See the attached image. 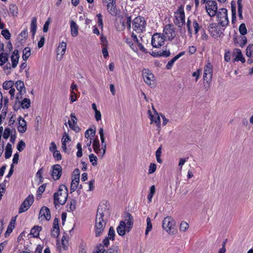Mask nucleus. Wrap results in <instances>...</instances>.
<instances>
[{
	"mask_svg": "<svg viewBox=\"0 0 253 253\" xmlns=\"http://www.w3.org/2000/svg\"><path fill=\"white\" fill-rule=\"evenodd\" d=\"M89 159L93 166L97 165V157L95 155L93 154H90L89 155Z\"/></svg>",
	"mask_w": 253,
	"mask_h": 253,
	"instance_id": "obj_41",
	"label": "nucleus"
},
{
	"mask_svg": "<svg viewBox=\"0 0 253 253\" xmlns=\"http://www.w3.org/2000/svg\"><path fill=\"white\" fill-rule=\"evenodd\" d=\"M146 221H147V227H146L145 233V235H147L148 233L152 229V224L151 223V220L149 217H148L147 218Z\"/></svg>",
	"mask_w": 253,
	"mask_h": 253,
	"instance_id": "obj_34",
	"label": "nucleus"
},
{
	"mask_svg": "<svg viewBox=\"0 0 253 253\" xmlns=\"http://www.w3.org/2000/svg\"><path fill=\"white\" fill-rule=\"evenodd\" d=\"M51 215L49 209L46 207L42 208L39 213V219H41L42 220L45 219L49 221Z\"/></svg>",
	"mask_w": 253,
	"mask_h": 253,
	"instance_id": "obj_15",
	"label": "nucleus"
},
{
	"mask_svg": "<svg viewBox=\"0 0 253 253\" xmlns=\"http://www.w3.org/2000/svg\"><path fill=\"white\" fill-rule=\"evenodd\" d=\"M62 246L64 250H67L68 248V240L65 236L62 237L61 240Z\"/></svg>",
	"mask_w": 253,
	"mask_h": 253,
	"instance_id": "obj_42",
	"label": "nucleus"
},
{
	"mask_svg": "<svg viewBox=\"0 0 253 253\" xmlns=\"http://www.w3.org/2000/svg\"><path fill=\"white\" fill-rule=\"evenodd\" d=\"M16 222V217H13L11 219L7 228L13 230L15 228V224Z\"/></svg>",
	"mask_w": 253,
	"mask_h": 253,
	"instance_id": "obj_57",
	"label": "nucleus"
},
{
	"mask_svg": "<svg viewBox=\"0 0 253 253\" xmlns=\"http://www.w3.org/2000/svg\"><path fill=\"white\" fill-rule=\"evenodd\" d=\"M106 146H107L106 143L101 144V149L102 151V153H100V159H102L104 157L105 154L106 153Z\"/></svg>",
	"mask_w": 253,
	"mask_h": 253,
	"instance_id": "obj_59",
	"label": "nucleus"
},
{
	"mask_svg": "<svg viewBox=\"0 0 253 253\" xmlns=\"http://www.w3.org/2000/svg\"><path fill=\"white\" fill-rule=\"evenodd\" d=\"M45 186L46 184H43L39 187L37 190L38 195H41L45 191Z\"/></svg>",
	"mask_w": 253,
	"mask_h": 253,
	"instance_id": "obj_63",
	"label": "nucleus"
},
{
	"mask_svg": "<svg viewBox=\"0 0 253 253\" xmlns=\"http://www.w3.org/2000/svg\"><path fill=\"white\" fill-rule=\"evenodd\" d=\"M59 219L57 218H55L53 220V227L51 231V235L53 237H57L60 233L59 227Z\"/></svg>",
	"mask_w": 253,
	"mask_h": 253,
	"instance_id": "obj_17",
	"label": "nucleus"
},
{
	"mask_svg": "<svg viewBox=\"0 0 253 253\" xmlns=\"http://www.w3.org/2000/svg\"><path fill=\"white\" fill-rule=\"evenodd\" d=\"M68 196V188L65 185L59 186L57 192L54 193L53 200L55 207L58 205H63L67 201Z\"/></svg>",
	"mask_w": 253,
	"mask_h": 253,
	"instance_id": "obj_2",
	"label": "nucleus"
},
{
	"mask_svg": "<svg viewBox=\"0 0 253 253\" xmlns=\"http://www.w3.org/2000/svg\"><path fill=\"white\" fill-rule=\"evenodd\" d=\"M155 186L154 185L151 186L150 187V192L147 196L149 202H151L152 199L155 193Z\"/></svg>",
	"mask_w": 253,
	"mask_h": 253,
	"instance_id": "obj_37",
	"label": "nucleus"
},
{
	"mask_svg": "<svg viewBox=\"0 0 253 253\" xmlns=\"http://www.w3.org/2000/svg\"><path fill=\"white\" fill-rule=\"evenodd\" d=\"M1 35L4 37V38L6 40L10 39L11 37V34L9 31L7 29H4L1 31Z\"/></svg>",
	"mask_w": 253,
	"mask_h": 253,
	"instance_id": "obj_47",
	"label": "nucleus"
},
{
	"mask_svg": "<svg viewBox=\"0 0 253 253\" xmlns=\"http://www.w3.org/2000/svg\"><path fill=\"white\" fill-rule=\"evenodd\" d=\"M212 77V66L210 62H208L204 68L203 79L206 81L207 84H210Z\"/></svg>",
	"mask_w": 253,
	"mask_h": 253,
	"instance_id": "obj_10",
	"label": "nucleus"
},
{
	"mask_svg": "<svg viewBox=\"0 0 253 253\" xmlns=\"http://www.w3.org/2000/svg\"><path fill=\"white\" fill-rule=\"evenodd\" d=\"M192 25L194 29L195 34H197L200 29L199 24L196 20H194L192 22Z\"/></svg>",
	"mask_w": 253,
	"mask_h": 253,
	"instance_id": "obj_53",
	"label": "nucleus"
},
{
	"mask_svg": "<svg viewBox=\"0 0 253 253\" xmlns=\"http://www.w3.org/2000/svg\"><path fill=\"white\" fill-rule=\"evenodd\" d=\"M107 8L109 13L112 15H115L117 14V10L116 7V1L106 3Z\"/></svg>",
	"mask_w": 253,
	"mask_h": 253,
	"instance_id": "obj_22",
	"label": "nucleus"
},
{
	"mask_svg": "<svg viewBox=\"0 0 253 253\" xmlns=\"http://www.w3.org/2000/svg\"><path fill=\"white\" fill-rule=\"evenodd\" d=\"M76 201L75 199H72L70 201V206H69V209L70 211L68 210V211H73L76 209Z\"/></svg>",
	"mask_w": 253,
	"mask_h": 253,
	"instance_id": "obj_48",
	"label": "nucleus"
},
{
	"mask_svg": "<svg viewBox=\"0 0 253 253\" xmlns=\"http://www.w3.org/2000/svg\"><path fill=\"white\" fill-rule=\"evenodd\" d=\"M9 12L14 16L18 14V8L16 5L11 4L9 5Z\"/></svg>",
	"mask_w": 253,
	"mask_h": 253,
	"instance_id": "obj_33",
	"label": "nucleus"
},
{
	"mask_svg": "<svg viewBox=\"0 0 253 253\" xmlns=\"http://www.w3.org/2000/svg\"><path fill=\"white\" fill-rule=\"evenodd\" d=\"M69 141H71V138L67 132H64L61 140L62 143H66Z\"/></svg>",
	"mask_w": 253,
	"mask_h": 253,
	"instance_id": "obj_52",
	"label": "nucleus"
},
{
	"mask_svg": "<svg viewBox=\"0 0 253 253\" xmlns=\"http://www.w3.org/2000/svg\"><path fill=\"white\" fill-rule=\"evenodd\" d=\"M99 134L100 135L101 144L106 143L105 142V137L104 134V129L102 127H100L99 129Z\"/></svg>",
	"mask_w": 253,
	"mask_h": 253,
	"instance_id": "obj_50",
	"label": "nucleus"
},
{
	"mask_svg": "<svg viewBox=\"0 0 253 253\" xmlns=\"http://www.w3.org/2000/svg\"><path fill=\"white\" fill-rule=\"evenodd\" d=\"M126 225L127 227V233H128L132 228L133 224V216L129 212H126L125 214Z\"/></svg>",
	"mask_w": 253,
	"mask_h": 253,
	"instance_id": "obj_18",
	"label": "nucleus"
},
{
	"mask_svg": "<svg viewBox=\"0 0 253 253\" xmlns=\"http://www.w3.org/2000/svg\"><path fill=\"white\" fill-rule=\"evenodd\" d=\"M66 49V43L62 42L60 45L58 46L57 49V54L59 55L60 54L62 56H63L65 53Z\"/></svg>",
	"mask_w": 253,
	"mask_h": 253,
	"instance_id": "obj_25",
	"label": "nucleus"
},
{
	"mask_svg": "<svg viewBox=\"0 0 253 253\" xmlns=\"http://www.w3.org/2000/svg\"><path fill=\"white\" fill-rule=\"evenodd\" d=\"M19 126L18 130L19 132L23 133L27 130V123L26 121L21 116L18 118Z\"/></svg>",
	"mask_w": 253,
	"mask_h": 253,
	"instance_id": "obj_20",
	"label": "nucleus"
},
{
	"mask_svg": "<svg viewBox=\"0 0 253 253\" xmlns=\"http://www.w3.org/2000/svg\"><path fill=\"white\" fill-rule=\"evenodd\" d=\"M52 169L51 176L52 178L55 180H58L62 174L61 166L59 164H56L52 166Z\"/></svg>",
	"mask_w": 253,
	"mask_h": 253,
	"instance_id": "obj_14",
	"label": "nucleus"
},
{
	"mask_svg": "<svg viewBox=\"0 0 253 253\" xmlns=\"http://www.w3.org/2000/svg\"><path fill=\"white\" fill-rule=\"evenodd\" d=\"M34 201V196L33 195H29L21 204L19 209V213H21L27 211L33 204Z\"/></svg>",
	"mask_w": 253,
	"mask_h": 253,
	"instance_id": "obj_12",
	"label": "nucleus"
},
{
	"mask_svg": "<svg viewBox=\"0 0 253 253\" xmlns=\"http://www.w3.org/2000/svg\"><path fill=\"white\" fill-rule=\"evenodd\" d=\"M19 58V56H17V57H14V56H11V62H12V67L13 68H15L17 66V65L18 63Z\"/></svg>",
	"mask_w": 253,
	"mask_h": 253,
	"instance_id": "obj_46",
	"label": "nucleus"
},
{
	"mask_svg": "<svg viewBox=\"0 0 253 253\" xmlns=\"http://www.w3.org/2000/svg\"><path fill=\"white\" fill-rule=\"evenodd\" d=\"M79 182H76L75 181H72L70 187L71 193L74 192L78 188Z\"/></svg>",
	"mask_w": 253,
	"mask_h": 253,
	"instance_id": "obj_56",
	"label": "nucleus"
},
{
	"mask_svg": "<svg viewBox=\"0 0 253 253\" xmlns=\"http://www.w3.org/2000/svg\"><path fill=\"white\" fill-rule=\"evenodd\" d=\"M117 231L118 234L121 236L125 235L127 232V227L124 221H121L119 225L117 228Z\"/></svg>",
	"mask_w": 253,
	"mask_h": 253,
	"instance_id": "obj_19",
	"label": "nucleus"
},
{
	"mask_svg": "<svg viewBox=\"0 0 253 253\" xmlns=\"http://www.w3.org/2000/svg\"><path fill=\"white\" fill-rule=\"evenodd\" d=\"M100 42L101 44L103 46V47L107 46L108 41L106 39V38L104 37L103 35L101 36Z\"/></svg>",
	"mask_w": 253,
	"mask_h": 253,
	"instance_id": "obj_62",
	"label": "nucleus"
},
{
	"mask_svg": "<svg viewBox=\"0 0 253 253\" xmlns=\"http://www.w3.org/2000/svg\"><path fill=\"white\" fill-rule=\"evenodd\" d=\"M234 53L237 54V56L235 59L236 61H240L243 63L245 62V58L243 56L242 51L240 49H235L234 50Z\"/></svg>",
	"mask_w": 253,
	"mask_h": 253,
	"instance_id": "obj_26",
	"label": "nucleus"
},
{
	"mask_svg": "<svg viewBox=\"0 0 253 253\" xmlns=\"http://www.w3.org/2000/svg\"><path fill=\"white\" fill-rule=\"evenodd\" d=\"M146 22L143 17H137L132 22V28L137 33H141L145 29Z\"/></svg>",
	"mask_w": 253,
	"mask_h": 253,
	"instance_id": "obj_5",
	"label": "nucleus"
},
{
	"mask_svg": "<svg viewBox=\"0 0 253 253\" xmlns=\"http://www.w3.org/2000/svg\"><path fill=\"white\" fill-rule=\"evenodd\" d=\"M11 131L10 128L9 127H6L4 130L3 137L5 139H8L10 135L11 134Z\"/></svg>",
	"mask_w": 253,
	"mask_h": 253,
	"instance_id": "obj_49",
	"label": "nucleus"
},
{
	"mask_svg": "<svg viewBox=\"0 0 253 253\" xmlns=\"http://www.w3.org/2000/svg\"><path fill=\"white\" fill-rule=\"evenodd\" d=\"M156 168H157V166L155 164L151 163L150 165V166H149V170H148L149 174H151V173H154L156 171Z\"/></svg>",
	"mask_w": 253,
	"mask_h": 253,
	"instance_id": "obj_55",
	"label": "nucleus"
},
{
	"mask_svg": "<svg viewBox=\"0 0 253 253\" xmlns=\"http://www.w3.org/2000/svg\"><path fill=\"white\" fill-rule=\"evenodd\" d=\"M37 18L34 17L32 18V21L31 23V32L32 34L33 37H34L36 30H37Z\"/></svg>",
	"mask_w": 253,
	"mask_h": 253,
	"instance_id": "obj_28",
	"label": "nucleus"
},
{
	"mask_svg": "<svg viewBox=\"0 0 253 253\" xmlns=\"http://www.w3.org/2000/svg\"><path fill=\"white\" fill-rule=\"evenodd\" d=\"M96 16L98 19L97 23H98V26L101 28H102L103 26V20H102V16L100 13H99V14H97Z\"/></svg>",
	"mask_w": 253,
	"mask_h": 253,
	"instance_id": "obj_58",
	"label": "nucleus"
},
{
	"mask_svg": "<svg viewBox=\"0 0 253 253\" xmlns=\"http://www.w3.org/2000/svg\"><path fill=\"white\" fill-rule=\"evenodd\" d=\"M21 96L20 97L19 96V95H17L16 97V100L19 102L20 103L21 106L23 109H28L30 107L31 105V101L30 99L28 98H24L22 102H20V99L21 98Z\"/></svg>",
	"mask_w": 253,
	"mask_h": 253,
	"instance_id": "obj_21",
	"label": "nucleus"
},
{
	"mask_svg": "<svg viewBox=\"0 0 253 253\" xmlns=\"http://www.w3.org/2000/svg\"><path fill=\"white\" fill-rule=\"evenodd\" d=\"M239 31L241 35L244 36L247 33V30L244 23H242L239 28Z\"/></svg>",
	"mask_w": 253,
	"mask_h": 253,
	"instance_id": "obj_40",
	"label": "nucleus"
},
{
	"mask_svg": "<svg viewBox=\"0 0 253 253\" xmlns=\"http://www.w3.org/2000/svg\"><path fill=\"white\" fill-rule=\"evenodd\" d=\"M8 60V54L6 53H0V66H2Z\"/></svg>",
	"mask_w": 253,
	"mask_h": 253,
	"instance_id": "obj_31",
	"label": "nucleus"
},
{
	"mask_svg": "<svg viewBox=\"0 0 253 253\" xmlns=\"http://www.w3.org/2000/svg\"><path fill=\"white\" fill-rule=\"evenodd\" d=\"M53 157L57 160L59 161L62 159V156L59 151L55 150L53 151Z\"/></svg>",
	"mask_w": 253,
	"mask_h": 253,
	"instance_id": "obj_54",
	"label": "nucleus"
},
{
	"mask_svg": "<svg viewBox=\"0 0 253 253\" xmlns=\"http://www.w3.org/2000/svg\"><path fill=\"white\" fill-rule=\"evenodd\" d=\"M115 230L112 226L110 227L108 234V238L110 240H114L115 239Z\"/></svg>",
	"mask_w": 253,
	"mask_h": 253,
	"instance_id": "obj_44",
	"label": "nucleus"
},
{
	"mask_svg": "<svg viewBox=\"0 0 253 253\" xmlns=\"http://www.w3.org/2000/svg\"><path fill=\"white\" fill-rule=\"evenodd\" d=\"M208 30L211 35L215 39L220 37L222 34L221 28L218 26V24L215 23H211L208 26Z\"/></svg>",
	"mask_w": 253,
	"mask_h": 253,
	"instance_id": "obj_8",
	"label": "nucleus"
},
{
	"mask_svg": "<svg viewBox=\"0 0 253 253\" xmlns=\"http://www.w3.org/2000/svg\"><path fill=\"white\" fill-rule=\"evenodd\" d=\"M131 17H127L126 18V22H125L124 21L122 22L123 26L124 27L126 26L128 30H130L131 28Z\"/></svg>",
	"mask_w": 253,
	"mask_h": 253,
	"instance_id": "obj_43",
	"label": "nucleus"
},
{
	"mask_svg": "<svg viewBox=\"0 0 253 253\" xmlns=\"http://www.w3.org/2000/svg\"><path fill=\"white\" fill-rule=\"evenodd\" d=\"M70 28L71 35L73 37H76L78 34L79 27L76 23L73 20L70 21Z\"/></svg>",
	"mask_w": 253,
	"mask_h": 253,
	"instance_id": "obj_24",
	"label": "nucleus"
},
{
	"mask_svg": "<svg viewBox=\"0 0 253 253\" xmlns=\"http://www.w3.org/2000/svg\"><path fill=\"white\" fill-rule=\"evenodd\" d=\"M174 24L179 28H182L185 24V14L183 9L175 12Z\"/></svg>",
	"mask_w": 253,
	"mask_h": 253,
	"instance_id": "obj_9",
	"label": "nucleus"
},
{
	"mask_svg": "<svg viewBox=\"0 0 253 253\" xmlns=\"http://www.w3.org/2000/svg\"><path fill=\"white\" fill-rule=\"evenodd\" d=\"M164 34L165 37L168 38L169 41H171L175 37V32L173 25L168 24L164 29Z\"/></svg>",
	"mask_w": 253,
	"mask_h": 253,
	"instance_id": "obj_13",
	"label": "nucleus"
},
{
	"mask_svg": "<svg viewBox=\"0 0 253 253\" xmlns=\"http://www.w3.org/2000/svg\"><path fill=\"white\" fill-rule=\"evenodd\" d=\"M218 24L222 27H225L229 24V20L227 16V10L226 8H220L217 12Z\"/></svg>",
	"mask_w": 253,
	"mask_h": 253,
	"instance_id": "obj_3",
	"label": "nucleus"
},
{
	"mask_svg": "<svg viewBox=\"0 0 253 253\" xmlns=\"http://www.w3.org/2000/svg\"><path fill=\"white\" fill-rule=\"evenodd\" d=\"M142 76L145 83L151 87H154L156 83L154 76L148 69H144L142 71Z\"/></svg>",
	"mask_w": 253,
	"mask_h": 253,
	"instance_id": "obj_6",
	"label": "nucleus"
},
{
	"mask_svg": "<svg viewBox=\"0 0 253 253\" xmlns=\"http://www.w3.org/2000/svg\"><path fill=\"white\" fill-rule=\"evenodd\" d=\"M12 153V145L9 143H8L5 147V151L4 154L5 159H9L11 156Z\"/></svg>",
	"mask_w": 253,
	"mask_h": 253,
	"instance_id": "obj_29",
	"label": "nucleus"
},
{
	"mask_svg": "<svg viewBox=\"0 0 253 253\" xmlns=\"http://www.w3.org/2000/svg\"><path fill=\"white\" fill-rule=\"evenodd\" d=\"M189 228L188 224L185 221H182L180 225V230L182 232H185Z\"/></svg>",
	"mask_w": 253,
	"mask_h": 253,
	"instance_id": "obj_45",
	"label": "nucleus"
},
{
	"mask_svg": "<svg viewBox=\"0 0 253 253\" xmlns=\"http://www.w3.org/2000/svg\"><path fill=\"white\" fill-rule=\"evenodd\" d=\"M25 143L23 140H20L17 145V149L19 152H22L25 147Z\"/></svg>",
	"mask_w": 253,
	"mask_h": 253,
	"instance_id": "obj_51",
	"label": "nucleus"
},
{
	"mask_svg": "<svg viewBox=\"0 0 253 253\" xmlns=\"http://www.w3.org/2000/svg\"><path fill=\"white\" fill-rule=\"evenodd\" d=\"M175 225V220L170 216H167L163 220V228L169 234H174V227Z\"/></svg>",
	"mask_w": 253,
	"mask_h": 253,
	"instance_id": "obj_4",
	"label": "nucleus"
},
{
	"mask_svg": "<svg viewBox=\"0 0 253 253\" xmlns=\"http://www.w3.org/2000/svg\"><path fill=\"white\" fill-rule=\"evenodd\" d=\"M246 55L249 57L253 56V44H250L246 49Z\"/></svg>",
	"mask_w": 253,
	"mask_h": 253,
	"instance_id": "obj_35",
	"label": "nucleus"
},
{
	"mask_svg": "<svg viewBox=\"0 0 253 253\" xmlns=\"http://www.w3.org/2000/svg\"><path fill=\"white\" fill-rule=\"evenodd\" d=\"M165 40L164 35L160 33H155L152 37L151 44L153 47L158 48L164 44Z\"/></svg>",
	"mask_w": 253,
	"mask_h": 253,
	"instance_id": "obj_11",
	"label": "nucleus"
},
{
	"mask_svg": "<svg viewBox=\"0 0 253 253\" xmlns=\"http://www.w3.org/2000/svg\"><path fill=\"white\" fill-rule=\"evenodd\" d=\"M191 21L188 18L187 23H186V27H187L188 32L189 33V35H190V37L192 36V31L191 28Z\"/></svg>",
	"mask_w": 253,
	"mask_h": 253,
	"instance_id": "obj_61",
	"label": "nucleus"
},
{
	"mask_svg": "<svg viewBox=\"0 0 253 253\" xmlns=\"http://www.w3.org/2000/svg\"><path fill=\"white\" fill-rule=\"evenodd\" d=\"M68 124H69V127L74 130L75 132H79L81 130V128L79 127L77 124L72 123L71 121L69 120L68 122Z\"/></svg>",
	"mask_w": 253,
	"mask_h": 253,
	"instance_id": "obj_36",
	"label": "nucleus"
},
{
	"mask_svg": "<svg viewBox=\"0 0 253 253\" xmlns=\"http://www.w3.org/2000/svg\"><path fill=\"white\" fill-rule=\"evenodd\" d=\"M152 108H153L154 113L156 114H157V115H158V114L157 112L156 111V110L155 109L154 107L153 106ZM148 113L149 114V118L151 120L150 124H152L153 122H155V123L157 125V126H158V128L160 129L161 120H160V117L159 116H157V117H154L152 115L151 111H150V110H148Z\"/></svg>",
	"mask_w": 253,
	"mask_h": 253,
	"instance_id": "obj_16",
	"label": "nucleus"
},
{
	"mask_svg": "<svg viewBox=\"0 0 253 253\" xmlns=\"http://www.w3.org/2000/svg\"><path fill=\"white\" fill-rule=\"evenodd\" d=\"M50 18H48L47 20L45 22L43 27V32H47L48 30L49 25L50 23Z\"/></svg>",
	"mask_w": 253,
	"mask_h": 253,
	"instance_id": "obj_60",
	"label": "nucleus"
},
{
	"mask_svg": "<svg viewBox=\"0 0 253 253\" xmlns=\"http://www.w3.org/2000/svg\"><path fill=\"white\" fill-rule=\"evenodd\" d=\"M15 87L19 91V95L21 96L26 91L24 82L21 81H18L15 83Z\"/></svg>",
	"mask_w": 253,
	"mask_h": 253,
	"instance_id": "obj_23",
	"label": "nucleus"
},
{
	"mask_svg": "<svg viewBox=\"0 0 253 253\" xmlns=\"http://www.w3.org/2000/svg\"><path fill=\"white\" fill-rule=\"evenodd\" d=\"M95 134V130H93L91 128H89L86 130L84 134V136L86 138H89L91 137L92 139Z\"/></svg>",
	"mask_w": 253,
	"mask_h": 253,
	"instance_id": "obj_32",
	"label": "nucleus"
},
{
	"mask_svg": "<svg viewBox=\"0 0 253 253\" xmlns=\"http://www.w3.org/2000/svg\"><path fill=\"white\" fill-rule=\"evenodd\" d=\"M105 215L107 217L110 216L109 207L107 202L100 204L98 207L95 224L96 237H99L104 230L108 220L107 218H104Z\"/></svg>",
	"mask_w": 253,
	"mask_h": 253,
	"instance_id": "obj_1",
	"label": "nucleus"
},
{
	"mask_svg": "<svg viewBox=\"0 0 253 253\" xmlns=\"http://www.w3.org/2000/svg\"><path fill=\"white\" fill-rule=\"evenodd\" d=\"M14 84V83L12 81H5L3 83V88L4 89H8L11 88Z\"/></svg>",
	"mask_w": 253,
	"mask_h": 253,
	"instance_id": "obj_38",
	"label": "nucleus"
},
{
	"mask_svg": "<svg viewBox=\"0 0 253 253\" xmlns=\"http://www.w3.org/2000/svg\"><path fill=\"white\" fill-rule=\"evenodd\" d=\"M42 228L38 225L34 226L31 230L30 233L34 237L37 238L39 236V233L41 231Z\"/></svg>",
	"mask_w": 253,
	"mask_h": 253,
	"instance_id": "obj_27",
	"label": "nucleus"
},
{
	"mask_svg": "<svg viewBox=\"0 0 253 253\" xmlns=\"http://www.w3.org/2000/svg\"><path fill=\"white\" fill-rule=\"evenodd\" d=\"M227 242V240L226 239L222 242V248L219 249L218 253H225L226 252L225 245Z\"/></svg>",
	"mask_w": 253,
	"mask_h": 253,
	"instance_id": "obj_64",
	"label": "nucleus"
},
{
	"mask_svg": "<svg viewBox=\"0 0 253 253\" xmlns=\"http://www.w3.org/2000/svg\"><path fill=\"white\" fill-rule=\"evenodd\" d=\"M240 42H239V46L241 47H243L247 43V39L245 36H240Z\"/></svg>",
	"mask_w": 253,
	"mask_h": 253,
	"instance_id": "obj_39",
	"label": "nucleus"
},
{
	"mask_svg": "<svg viewBox=\"0 0 253 253\" xmlns=\"http://www.w3.org/2000/svg\"><path fill=\"white\" fill-rule=\"evenodd\" d=\"M31 55V49L29 47H26L23 50L22 58L24 61H27Z\"/></svg>",
	"mask_w": 253,
	"mask_h": 253,
	"instance_id": "obj_30",
	"label": "nucleus"
},
{
	"mask_svg": "<svg viewBox=\"0 0 253 253\" xmlns=\"http://www.w3.org/2000/svg\"><path fill=\"white\" fill-rule=\"evenodd\" d=\"M206 10L210 16H214L218 11L216 2L215 0H208L206 5Z\"/></svg>",
	"mask_w": 253,
	"mask_h": 253,
	"instance_id": "obj_7",
	"label": "nucleus"
}]
</instances>
